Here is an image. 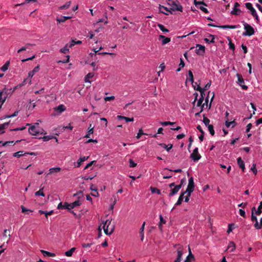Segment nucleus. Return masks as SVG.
Segmentation results:
<instances>
[{
    "instance_id": "obj_1",
    "label": "nucleus",
    "mask_w": 262,
    "mask_h": 262,
    "mask_svg": "<svg viewBox=\"0 0 262 262\" xmlns=\"http://www.w3.org/2000/svg\"><path fill=\"white\" fill-rule=\"evenodd\" d=\"M102 224L104 232L106 235H111L113 233L115 230V225L111 224V221L107 220L105 222H103Z\"/></svg>"
},
{
    "instance_id": "obj_2",
    "label": "nucleus",
    "mask_w": 262,
    "mask_h": 262,
    "mask_svg": "<svg viewBox=\"0 0 262 262\" xmlns=\"http://www.w3.org/2000/svg\"><path fill=\"white\" fill-rule=\"evenodd\" d=\"M167 4L171 7L170 10L173 11H183V7L178 0H169Z\"/></svg>"
},
{
    "instance_id": "obj_3",
    "label": "nucleus",
    "mask_w": 262,
    "mask_h": 262,
    "mask_svg": "<svg viewBox=\"0 0 262 262\" xmlns=\"http://www.w3.org/2000/svg\"><path fill=\"white\" fill-rule=\"evenodd\" d=\"M13 92L14 90L12 91L11 89H4L3 90L0 92V102L4 103L7 97L8 96H10Z\"/></svg>"
},
{
    "instance_id": "obj_4",
    "label": "nucleus",
    "mask_w": 262,
    "mask_h": 262,
    "mask_svg": "<svg viewBox=\"0 0 262 262\" xmlns=\"http://www.w3.org/2000/svg\"><path fill=\"white\" fill-rule=\"evenodd\" d=\"M242 23L244 26V29L246 30V31L243 34L244 36H250L254 34V29L252 26L245 21H243Z\"/></svg>"
},
{
    "instance_id": "obj_5",
    "label": "nucleus",
    "mask_w": 262,
    "mask_h": 262,
    "mask_svg": "<svg viewBox=\"0 0 262 262\" xmlns=\"http://www.w3.org/2000/svg\"><path fill=\"white\" fill-rule=\"evenodd\" d=\"M39 69H40V66L39 64H38L36 67H35L33 69V70L30 71L28 73V78L24 79V80L23 82V85H24L28 81L29 83H31V80L30 78H31L36 73L38 72Z\"/></svg>"
},
{
    "instance_id": "obj_6",
    "label": "nucleus",
    "mask_w": 262,
    "mask_h": 262,
    "mask_svg": "<svg viewBox=\"0 0 262 262\" xmlns=\"http://www.w3.org/2000/svg\"><path fill=\"white\" fill-rule=\"evenodd\" d=\"M245 6L248 9H249L252 15L254 17H255V19L257 21V23H258L259 21L258 16L257 14L256 10L253 7L252 4L250 3H246L245 4Z\"/></svg>"
},
{
    "instance_id": "obj_7",
    "label": "nucleus",
    "mask_w": 262,
    "mask_h": 262,
    "mask_svg": "<svg viewBox=\"0 0 262 262\" xmlns=\"http://www.w3.org/2000/svg\"><path fill=\"white\" fill-rule=\"evenodd\" d=\"M194 188V183L193 181V177H191L188 180V184L187 186V188L185 192L187 193H189V195H191V193L193 191Z\"/></svg>"
},
{
    "instance_id": "obj_8",
    "label": "nucleus",
    "mask_w": 262,
    "mask_h": 262,
    "mask_svg": "<svg viewBox=\"0 0 262 262\" xmlns=\"http://www.w3.org/2000/svg\"><path fill=\"white\" fill-rule=\"evenodd\" d=\"M81 204V202L79 200H78L70 204L65 202L64 207L66 209L70 210L76 206H80Z\"/></svg>"
},
{
    "instance_id": "obj_9",
    "label": "nucleus",
    "mask_w": 262,
    "mask_h": 262,
    "mask_svg": "<svg viewBox=\"0 0 262 262\" xmlns=\"http://www.w3.org/2000/svg\"><path fill=\"white\" fill-rule=\"evenodd\" d=\"M211 80H209V81L205 85L204 88H202L200 85V81H199V84L197 85V88H195V86L194 84H193V86L194 88V89L198 91H199V92H204L207 90L210 86L211 85Z\"/></svg>"
},
{
    "instance_id": "obj_10",
    "label": "nucleus",
    "mask_w": 262,
    "mask_h": 262,
    "mask_svg": "<svg viewBox=\"0 0 262 262\" xmlns=\"http://www.w3.org/2000/svg\"><path fill=\"white\" fill-rule=\"evenodd\" d=\"M190 157L194 162L198 161L201 158V156L198 151V148L196 147L194 149Z\"/></svg>"
},
{
    "instance_id": "obj_11",
    "label": "nucleus",
    "mask_w": 262,
    "mask_h": 262,
    "mask_svg": "<svg viewBox=\"0 0 262 262\" xmlns=\"http://www.w3.org/2000/svg\"><path fill=\"white\" fill-rule=\"evenodd\" d=\"M236 76L237 77L238 84L243 88V89L245 90H247L248 86L244 84L245 82L244 79L242 77V76L241 74L237 73L236 74Z\"/></svg>"
},
{
    "instance_id": "obj_12",
    "label": "nucleus",
    "mask_w": 262,
    "mask_h": 262,
    "mask_svg": "<svg viewBox=\"0 0 262 262\" xmlns=\"http://www.w3.org/2000/svg\"><path fill=\"white\" fill-rule=\"evenodd\" d=\"M196 47L198 48V49H197L195 50L196 54L199 55H203L204 54L205 51V46L197 44L196 45Z\"/></svg>"
},
{
    "instance_id": "obj_13",
    "label": "nucleus",
    "mask_w": 262,
    "mask_h": 262,
    "mask_svg": "<svg viewBox=\"0 0 262 262\" xmlns=\"http://www.w3.org/2000/svg\"><path fill=\"white\" fill-rule=\"evenodd\" d=\"M174 247L176 248H177V257L178 258H179L180 259H182V256L183 255V247L180 245V244H176Z\"/></svg>"
},
{
    "instance_id": "obj_14",
    "label": "nucleus",
    "mask_w": 262,
    "mask_h": 262,
    "mask_svg": "<svg viewBox=\"0 0 262 262\" xmlns=\"http://www.w3.org/2000/svg\"><path fill=\"white\" fill-rule=\"evenodd\" d=\"M29 132L31 135L33 136H38L39 134H42V133H40L34 125L31 126L29 128Z\"/></svg>"
},
{
    "instance_id": "obj_15",
    "label": "nucleus",
    "mask_w": 262,
    "mask_h": 262,
    "mask_svg": "<svg viewBox=\"0 0 262 262\" xmlns=\"http://www.w3.org/2000/svg\"><path fill=\"white\" fill-rule=\"evenodd\" d=\"M159 9L160 13H163L166 15H168L169 13H172L168 8L161 5V4H159Z\"/></svg>"
},
{
    "instance_id": "obj_16",
    "label": "nucleus",
    "mask_w": 262,
    "mask_h": 262,
    "mask_svg": "<svg viewBox=\"0 0 262 262\" xmlns=\"http://www.w3.org/2000/svg\"><path fill=\"white\" fill-rule=\"evenodd\" d=\"M181 189V185H178L173 188H171L170 192L168 194L169 196H172L176 194Z\"/></svg>"
},
{
    "instance_id": "obj_17",
    "label": "nucleus",
    "mask_w": 262,
    "mask_h": 262,
    "mask_svg": "<svg viewBox=\"0 0 262 262\" xmlns=\"http://www.w3.org/2000/svg\"><path fill=\"white\" fill-rule=\"evenodd\" d=\"M162 39V45H165L170 41V38L169 37H166L164 35H160L159 37V39Z\"/></svg>"
},
{
    "instance_id": "obj_18",
    "label": "nucleus",
    "mask_w": 262,
    "mask_h": 262,
    "mask_svg": "<svg viewBox=\"0 0 262 262\" xmlns=\"http://www.w3.org/2000/svg\"><path fill=\"white\" fill-rule=\"evenodd\" d=\"M186 193H187L185 192V191L181 192L180 195L179 197L178 200L177 201V202L176 203L175 205L179 206L182 204V202H183V199L184 198V195Z\"/></svg>"
},
{
    "instance_id": "obj_19",
    "label": "nucleus",
    "mask_w": 262,
    "mask_h": 262,
    "mask_svg": "<svg viewBox=\"0 0 262 262\" xmlns=\"http://www.w3.org/2000/svg\"><path fill=\"white\" fill-rule=\"evenodd\" d=\"M237 162L239 167L242 169L243 171H244L245 168V163L241 157H238L237 159Z\"/></svg>"
},
{
    "instance_id": "obj_20",
    "label": "nucleus",
    "mask_w": 262,
    "mask_h": 262,
    "mask_svg": "<svg viewBox=\"0 0 262 262\" xmlns=\"http://www.w3.org/2000/svg\"><path fill=\"white\" fill-rule=\"evenodd\" d=\"M201 94V97L198 100L197 103H196V106L199 107L201 105H202V103H203L204 99V96H205V93L202 92H200Z\"/></svg>"
},
{
    "instance_id": "obj_21",
    "label": "nucleus",
    "mask_w": 262,
    "mask_h": 262,
    "mask_svg": "<svg viewBox=\"0 0 262 262\" xmlns=\"http://www.w3.org/2000/svg\"><path fill=\"white\" fill-rule=\"evenodd\" d=\"M235 244L233 242H230L228 245L227 250H229L230 252H232L235 250Z\"/></svg>"
},
{
    "instance_id": "obj_22",
    "label": "nucleus",
    "mask_w": 262,
    "mask_h": 262,
    "mask_svg": "<svg viewBox=\"0 0 262 262\" xmlns=\"http://www.w3.org/2000/svg\"><path fill=\"white\" fill-rule=\"evenodd\" d=\"M117 118L119 120H125L126 122H130V121H134V118H128L125 116H123L121 115H118L117 116Z\"/></svg>"
},
{
    "instance_id": "obj_23",
    "label": "nucleus",
    "mask_w": 262,
    "mask_h": 262,
    "mask_svg": "<svg viewBox=\"0 0 262 262\" xmlns=\"http://www.w3.org/2000/svg\"><path fill=\"white\" fill-rule=\"evenodd\" d=\"M72 17L71 16H60V17H57L56 19V20L60 23L64 22L66 20L70 19Z\"/></svg>"
},
{
    "instance_id": "obj_24",
    "label": "nucleus",
    "mask_w": 262,
    "mask_h": 262,
    "mask_svg": "<svg viewBox=\"0 0 262 262\" xmlns=\"http://www.w3.org/2000/svg\"><path fill=\"white\" fill-rule=\"evenodd\" d=\"M159 145L162 147L163 148H165L167 151H169L170 149H171L172 148V144H170L168 145H166L164 143H160L159 144Z\"/></svg>"
},
{
    "instance_id": "obj_25",
    "label": "nucleus",
    "mask_w": 262,
    "mask_h": 262,
    "mask_svg": "<svg viewBox=\"0 0 262 262\" xmlns=\"http://www.w3.org/2000/svg\"><path fill=\"white\" fill-rule=\"evenodd\" d=\"M55 111H58L60 113H62V112L64 111L66 109L65 106L63 104H60L57 107H55Z\"/></svg>"
},
{
    "instance_id": "obj_26",
    "label": "nucleus",
    "mask_w": 262,
    "mask_h": 262,
    "mask_svg": "<svg viewBox=\"0 0 262 262\" xmlns=\"http://www.w3.org/2000/svg\"><path fill=\"white\" fill-rule=\"evenodd\" d=\"M209 37H211V39H210L209 38H205L204 39V40L207 43H214L215 42V37L214 35H211V34H209Z\"/></svg>"
},
{
    "instance_id": "obj_27",
    "label": "nucleus",
    "mask_w": 262,
    "mask_h": 262,
    "mask_svg": "<svg viewBox=\"0 0 262 262\" xmlns=\"http://www.w3.org/2000/svg\"><path fill=\"white\" fill-rule=\"evenodd\" d=\"M89 158V157H81L79 159L78 162H77V167H79L81 166V163L86 160Z\"/></svg>"
},
{
    "instance_id": "obj_28",
    "label": "nucleus",
    "mask_w": 262,
    "mask_h": 262,
    "mask_svg": "<svg viewBox=\"0 0 262 262\" xmlns=\"http://www.w3.org/2000/svg\"><path fill=\"white\" fill-rule=\"evenodd\" d=\"M187 80L191 82L192 85L193 84V83H194L193 75V73L191 70H189L188 71V77H187Z\"/></svg>"
},
{
    "instance_id": "obj_29",
    "label": "nucleus",
    "mask_w": 262,
    "mask_h": 262,
    "mask_svg": "<svg viewBox=\"0 0 262 262\" xmlns=\"http://www.w3.org/2000/svg\"><path fill=\"white\" fill-rule=\"evenodd\" d=\"M145 225V222H144L140 229V234L141 235V240L143 241L144 239V227Z\"/></svg>"
},
{
    "instance_id": "obj_30",
    "label": "nucleus",
    "mask_w": 262,
    "mask_h": 262,
    "mask_svg": "<svg viewBox=\"0 0 262 262\" xmlns=\"http://www.w3.org/2000/svg\"><path fill=\"white\" fill-rule=\"evenodd\" d=\"M39 212L41 214H45L46 218H48V216L52 214L53 213L54 211L53 210H51V211L48 212V211L39 210Z\"/></svg>"
},
{
    "instance_id": "obj_31",
    "label": "nucleus",
    "mask_w": 262,
    "mask_h": 262,
    "mask_svg": "<svg viewBox=\"0 0 262 262\" xmlns=\"http://www.w3.org/2000/svg\"><path fill=\"white\" fill-rule=\"evenodd\" d=\"M241 12V11L239 9L236 8V7H234L233 9L231 11V13L232 15H239Z\"/></svg>"
},
{
    "instance_id": "obj_32",
    "label": "nucleus",
    "mask_w": 262,
    "mask_h": 262,
    "mask_svg": "<svg viewBox=\"0 0 262 262\" xmlns=\"http://www.w3.org/2000/svg\"><path fill=\"white\" fill-rule=\"evenodd\" d=\"M40 251H41V252L43 255H46L48 256H49V257H54V256H55V254L54 253H51V252H49L48 251H45L43 250H41Z\"/></svg>"
},
{
    "instance_id": "obj_33",
    "label": "nucleus",
    "mask_w": 262,
    "mask_h": 262,
    "mask_svg": "<svg viewBox=\"0 0 262 262\" xmlns=\"http://www.w3.org/2000/svg\"><path fill=\"white\" fill-rule=\"evenodd\" d=\"M60 170H61V168L60 167L51 168L49 169L50 172L48 174H52L53 172H58L60 171Z\"/></svg>"
},
{
    "instance_id": "obj_34",
    "label": "nucleus",
    "mask_w": 262,
    "mask_h": 262,
    "mask_svg": "<svg viewBox=\"0 0 262 262\" xmlns=\"http://www.w3.org/2000/svg\"><path fill=\"white\" fill-rule=\"evenodd\" d=\"M192 259H194V256L191 253V250L189 249V255L187 256L186 259L184 262H190V260Z\"/></svg>"
},
{
    "instance_id": "obj_35",
    "label": "nucleus",
    "mask_w": 262,
    "mask_h": 262,
    "mask_svg": "<svg viewBox=\"0 0 262 262\" xmlns=\"http://www.w3.org/2000/svg\"><path fill=\"white\" fill-rule=\"evenodd\" d=\"M76 248L73 247L70 249L69 251L65 252V255L67 256H71L73 253V252L75 251Z\"/></svg>"
},
{
    "instance_id": "obj_36",
    "label": "nucleus",
    "mask_w": 262,
    "mask_h": 262,
    "mask_svg": "<svg viewBox=\"0 0 262 262\" xmlns=\"http://www.w3.org/2000/svg\"><path fill=\"white\" fill-rule=\"evenodd\" d=\"M69 48H70L69 46L68 45V44H67L64 46V47H63V48L60 49V51L62 53L67 54L69 52Z\"/></svg>"
},
{
    "instance_id": "obj_37",
    "label": "nucleus",
    "mask_w": 262,
    "mask_h": 262,
    "mask_svg": "<svg viewBox=\"0 0 262 262\" xmlns=\"http://www.w3.org/2000/svg\"><path fill=\"white\" fill-rule=\"evenodd\" d=\"M9 64H10V61H7L1 68V69L5 72L6 71H7L8 69V67L9 66Z\"/></svg>"
},
{
    "instance_id": "obj_38",
    "label": "nucleus",
    "mask_w": 262,
    "mask_h": 262,
    "mask_svg": "<svg viewBox=\"0 0 262 262\" xmlns=\"http://www.w3.org/2000/svg\"><path fill=\"white\" fill-rule=\"evenodd\" d=\"M159 28L163 32H168L169 30L167 29L163 25L159 24H158Z\"/></svg>"
},
{
    "instance_id": "obj_39",
    "label": "nucleus",
    "mask_w": 262,
    "mask_h": 262,
    "mask_svg": "<svg viewBox=\"0 0 262 262\" xmlns=\"http://www.w3.org/2000/svg\"><path fill=\"white\" fill-rule=\"evenodd\" d=\"M208 130L210 132V134L212 136H213L215 134V132L214 130V127H213V125H212V124L208 125Z\"/></svg>"
},
{
    "instance_id": "obj_40",
    "label": "nucleus",
    "mask_w": 262,
    "mask_h": 262,
    "mask_svg": "<svg viewBox=\"0 0 262 262\" xmlns=\"http://www.w3.org/2000/svg\"><path fill=\"white\" fill-rule=\"evenodd\" d=\"M262 212V201L260 202L257 210L256 211V214L259 215Z\"/></svg>"
},
{
    "instance_id": "obj_41",
    "label": "nucleus",
    "mask_w": 262,
    "mask_h": 262,
    "mask_svg": "<svg viewBox=\"0 0 262 262\" xmlns=\"http://www.w3.org/2000/svg\"><path fill=\"white\" fill-rule=\"evenodd\" d=\"M23 151H19L13 154V157L19 158L22 156H25Z\"/></svg>"
},
{
    "instance_id": "obj_42",
    "label": "nucleus",
    "mask_w": 262,
    "mask_h": 262,
    "mask_svg": "<svg viewBox=\"0 0 262 262\" xmlns=\"http://www.w3.org/2000/svg\"><path fill=\"white\" fill-rule=\"evenodd\" d=\"M71 1L67 2L64 5L59 7L60 9H65L68 8L71 5Z\"/></svg>"
},
{
    "instance_id": "obj_43",
    "label": "nucleus",
    "mask_w": 262,
    "mask_h": 262,
    "mask_svg": "<svg viewBox=\"0 0 262 262\" xmlns=\"http://www.w3.org/2000/svg\"><path fill=\"white\" fill-rule=\"evenodd\" d=\"M82 196H83V194H82V191L81 190H79V191H78L77 192H76V193H74L73 194V196H77V198L78 199V200H79V199L82 198Z\"/></svg>"
},
{
    "instance_id": "obj_44",
    "label": "nucleus",
    "mask_w": 262,
    "mask_h": 262,
    "mask_svg": "<svg viewBox=\"0 0 262 262\" xmlns=\"http://www.w3.org/2000/svg\"><path fill=\"white\" fill-rule=\"evenodd\" d=\"M94 76V74L91 73H89L87 74L85 77V82H90L89 79L92 78Z\"/></svg>"
},
{
    "instance_id": "obj_45",
    "label": "nucleus",
    "mask_w": 262,
    "mask_h": 262,
    "mask_svg": "<svg viewBox=\"0 0 262 262\" xmlns=\"http://www.w3.org/2000/svg\"><path fill=\"white\" fill-rule=\"evenodd\" d=\"M43 187L40 189L38 191H36L35 193V194L36 195H41L42 196H45V194L43 192Z\"/></svg>"
},
{
    "instance_id": "obj_46",
    "label": "nucleus",
    "mask_w": 262,
    "mask_h": 262,
    "mask_svg": "<svg viewBox=\"0 0 262 262\" xmlns=\"http://www.w3.org/2000/svg\"><path fill=\"white\" fill-rule=\"evenodd\" d=\"M82 43V41L80 40H78L77 41H74V40H72L71 41V43L69 45L70 48H72L76 44H81Z\"/></svg>"
},
{
    "instance_id": "obj_47",
    "label": "nucleus",
    "mask_w": 262,
    "mask_h": 262,
    "mask_svg": "<svg viewBox=\"0 0 262 262\" xmlns=\"http://www.w3.org/2000/svg\"><path fill=\"white\" fill-rule=\"evenodd\" d=\"M203 117H203V122H204V123L205 124V125L206 126H208V125H210L209 124L210 120L208 118L205 117V115H204Z\"/></svg>"
},
{
    "instance_id": "obj_48",
    "label": "nucleus",
    "mask_w": 262,
    "mask_h": 262,
    "mask_svg": "<svg viewBox=\"0 0 262 262\" xmlns=\"http://www.w3.org/2000/svg\"><path fill=\"white\" fill-rule=\"evenodd\" d=\"M194 4L195 5V6H198L200 5H203L204 6H207V5L203 1H196V0H194Z\"/></svg>"
},
{
    "instance_id": "obj_49",
    "label": "nucleus",
    "mask_w": 262,
    "mask_h": 262,
    "mask_svg": "<svg viewBox=\"0 0 262 262\" xmlns=\"http://www.w3.org/2000/svg\"><path fill=\"white\" fill-rule=\"evenodd\" d=\"M160 123L163 126H166V125H173L175 123L174 122H170V121H164V122H161Z\"/></svg>"
},
{
    "instance_id": "obj_50",
    "label": "nucleus",
    "mask_w": 262,
    "mask_h": 262,
    "mask_svg": "<svg viewBox=\"0 0 262 262\" xmlns=\"http://www.w3.org/2000/svg\"><path fill=\"white\" fill-rule=\"evenodd\" d=\"M37 2V0H26L25 2L21 3V4H17L15 5V6L17 7L18 6L23 5L25 4L26 3H29L30 2Z\"/></svg>"
},
{
    "instance_id": "obj_51",
    "label": "nucleus",
    "mask_w": 262,
    "mask_h": 262,
    "mask_svg": "<svg viewBox=\"0 0 262 262\" xmlns=\"http://www.w3.org/2000/svg\"><path fill=\"white\" fill-rule=\"evenodd\" d=\"M228 40H229V49L232 50H235V46L233 43H232L231 41V39L228 38Z\"/></svg>"
},
{
    "instance_id": "obj_52",
    "label": "nucleus",
    "mask_w": 262,
    "mask_h": 262,
    "mask_svg": "<svg viewBox=\"0 0 262 262\" xmlns=\"http://www.w3.org/2000/svg\"><path fill=\"white\" fill-rule=\"evenodd\" d=\"M22 212L25 213H28L29 212H32V211L26 208L24 206H21Z\"/></svg>"
},
{
    "instance_id": "obj_53",
    "label": "nucleus",
    "mask_w": 262,
    "mask_h": 262,
    "mask_svg": "<svg viewBox=\"0 0 262 262\" xmlns=\"http://www.w3.org/2000/svg\"><path fill=\"white\" fill-rule=\"evenodd\" d=\"M150 189H151V192L152 193H155V192H157L158 194H160V190L158 189H157V188H155V187H150Z\"/></svg>"
},
{
    "instance_id": "obj_54",
    "label": "nucleus",
    "mask_w": 262,
    "mask_h": 262,
    "mask_svg": "<svg viewBox=\"0 0 262 262\" xmlns=\"http://www.w3.org/2000/svg\"><path fill=\"white\" fill-rule=\"evenodd\" d=\"M251 170L253 171V172L256 174L257 171L256 168V164H253L252 167L251 168Z\"/></svg>"
},
{
    "instance_id": "obj_55",
    "label": "nucleus",
    "mask_w": 262,
    "mask_h": 262,
    "mask_svg": "<svg viewBox=\"0 0 262 262\" xmlns=\"http://www.w3.org/2000/svg\"><path fill=\"white\" fill-rule=\"evenodd\" d=\"M129 162L130 167H135L136 166L137 164L135 163L132 159H130Z\"/></svg>"
},
{
    "instance_id": "obj_56",
    "label": "nucleus",
    "mask_w": 262,
    "mask_h": 262,
    "mask_svg": "<svg viewBox=\"0 0 262 262\" xmlns=\"http://www.w3.org/2000/svg\"><path fill=\"white\" fill-rule=\"evenodd\" d=\"M239 213L240 215L242 216V217H246V213L244 210L240 209L239 210Z\"/></svg>"
},
{
    "instance_id": "obj_57",
    "label": "nucleus",
    "mask_w": 262,
    "mask_h": 262,
    "mask_svg": "<svg viewBox=\"0 0 262 262\" xmlns=\"http://www.w3.org/2000/svg\"><path fill=\"white\" fill-rule=\"evenodd\" d=\"M115 99V97L114 96L106 97L104 98V100L105 101H109Z\"/></svg>"
},
{
    "instance_id": "obj_58",
    "label": "nucleus",
    "mask_w": 262,
    "mask_h": 262,
    "mask_svg": "<svg viewBox=\"0 0 262 262\" xmlns=\"http://www.w3.org/2000/svg\"><path fill=\"white\" fill-rule=\"evenodd\" d=\"M9 124L8 122H6L4 123L3 124H2L0 125V131L2 130H3L5 128L6 126H7Z\"/></svg>"
},
{
    "instance_id": "obj_59",
    "label": "nucleus",
    "mask_w": 262,
    "mask_h": 262,
    "mask_svg": "<svg viewBox=\"0 0 262 262\" xmlns=\"http://www.w3.org/2000/svg\"><path fill=\"white\" fill-rule=\"evenodd\" d=\"M96 163V161H91L90 163H89V164H88L84 167V169H88L89 168V167H90L91 166H92V165Z\"/></svg>"
},
{
    "instance_id": "obj_60",
    "label": "nucleus",
    "mask_w": 262,
    "mask_h": 262,
    "mask_svg": "<svg viewBox=\"0 0 262 262\" xmlns=\"http://www.w3.org/2000/svg\"><path fill=\"white\" fill-rule=\"evenodd\" d=\"M18 111H16L13 114H12L11 115L7 116L6 118H9L15 117L18 115Z\"/></svg>"
},
{
    "instance_id": "obj_61",
    "label": "nucleus",
    "mask_w": 262,
    "mask_h": 262,
    "mask_svg": "<svg viewBox=\"0 0 262 262\" xmlns=\"http://www.w3.org/2000/svg\"><path fill=\"white\" fill-rule=\"evenodd\" d=\"M254 227H255L256 229H261V225H260V224L259 225V224H258V221H256V222H255V224H254Z\"/></svg>"
},
{
    "instance_id": "obj_62",
    "label": "nucleus",
    "mask_w": 262,
    "mask_h": 262,
    "mask_svg": "<svg viewBox=\"0 0 262 262\" xmlns=\"http://www.w3.org/2000/svg\"><path fill=\"white\" fill-rule=\"evenodd\" d=\"M143 134H144V133H143V132L142 129H139V132H138V134H137V136H136V138H137V139H139V138L141 137V136L142 135H143Z\"/></svg>"
},
{
    "instance_id": "obj_63",
    "label": "nucleus",
    "mask_w": 262,
    "mask_h": 262,
    "mask_svg": "<svg viewBox=\"0 0 262 262\" xmlns=\"http://www.w3.org/2000/svg\"><path fill=\"white\" fill-rule=\"evenodd\" d=\"M199 8L205 13H208L209 12L207 9L203 6H200L199 7Z\"/></svg>"
},
{
    "instance_id": "obj_64",
    "label": "nucleus",
    "mask_w": 262,
    "mask_h": 262,
    "mask_svg": "<svg viewBox=\"0 0 262 262\" xmlns=\"http://www.w3.org/2000/svg\"><path fill=\"white\" fill-rule=\"evenodd\" d=\"M252 127V124L251 123H249L247 125V128H246V133H248L250 132V129H251Z\"/></svg>"
}]
</instances>
